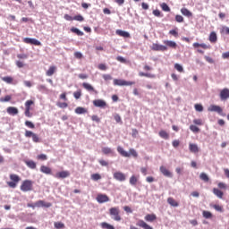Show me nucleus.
Listing matches in <instances>:
<instances>
[{"instance_id": "0eeeda50", "label": "nucleus", "mask_w": 229, "mask_h": 229, "mask_svg": "<svg viewBox=\"0 0 229 229\" xmlns=\"http://www.w3.org/2000/svg\"><path fill=\"white\" fill-rule=\"evenodd\" d=\"M219 98L221 101H226V99H229V89L227 88L223 89L219 93Z\"/></svg>"}, {"instance_id": "f3484780", "label": "nucleus", "mask_w": 229, "mask_h": 229, "mask_svg": "<svg viewBox=\"0 0 229 229\" xmlns=\"http://www.w3.org/2000/svg\"><path fill=\"white\" fill-rule=\"evenodd\" d=\"M40 173H43V174H53V170L49 166L42 165L40 166Z\"/></svg>"}, {"instance_id": "6e6d98bb", "label": "nucleus", "mask_w": 229, "mask_h": 229, "mask_svg": "<svg viewBox=\"0 0 229 229\" xmlns=\"http://www.w3.org/2000/svg\"><path fill=\"white\" fill-rule=\"evenodd\" d=\"M73 97L75 98V99H80L81 98V90L75 91L73 93Z\"/></svg>"}, {"instance_id": "393cba45", "label": "nucleus", "mask_w": 229, "mask_h": 229, "mask_svg": "<svg viewBox=\"0 0 229 229\" xmlns=\"http://www.w3.org/2000/svg\"><path fill=\"white\" fill-rule=\"evenodd\" d=\"M145 221H148V223H153V221H157V215H155V214H148L145 216Z\"/></svg>"}, {"instance_id": "3c124183", "label": "nucleus", "mask_w": 229, "mask_h": 229, "mask_svg": "<svg viewBox=\"0 0 229 229\" xmlns=\"http://www.w3.org/2000/svg\"><path fill=\"white\" fill-rule=\"evenodd\" d=\"M37 159L38 160H47V155L46 154H40L37 156Z\"/></svg>"}, {"instance_id": "5701e85b", "label": "nucleus", "mask_w": 229, "mask_h": 229, "mask_svg": "<svg viewBox=\"0 0 229 229\" xmlns=\"http://www.w3.org/2000/svg\"><path fill=\"white\" fill-rule=\"evenodd\" d=\"M193 47L195 49H198L199 47H201L202 49H210V46L205 44V43H202V44H199V43H193Z\"/></svg>"}, {"instance_id": "2eb2a0df", "label": "nucleus", "mask_w": 229, "mask_h": 229, "mask_svg": "<svg viewBox=\"0 0 229 229\" xmlns=\"http://www.w3.org/2000/svg\"><path fill=\"white\" fill-rule=\"evenodd\" d=\"M159 171L162 173V174H164V176H166L167 178H173V174L167 168H165V166H160Z\"/></svg>"}, {"instance_id": "412c9836", "label": "nucleus", "mask_w": 229, "mask_h": 229, "mask_svg": "<svg viewBox=\"0 0 229 229\" xmlns=\"http://www.w3.org/2000/svg\"><path fill=\"white\" fill-rule=\"evenodd\" d=\"M213 194H215L216 198H219V199H223V196H225V193L217 188L213 189Z\"/></svg>"}, {"instance_id": "774afa93", "label": "nucleus", "mask_w": 229, "mask_h": 229, "mask_svg": "<svg viewBox=\"0 0 229 229\" xmlns=\"http://www.w3.org/2000/svg\"><path fill=\"white\" fill-rule=\"evenodd\" d=\"M222 58H224V60H226L227 58H229V51L223 53Z\"/></svg>"}, {"instance_id": "338daca9", "label": "nucleus", "mask_w": 229, "mask_h": 229, "mask_svg": "<svg viewBox=\"0 0 229 229\" xmlns=\"http://www.w3.org/2000/svg\"><path fill=\"white\" fill-rule=\"evenodd\" d=\"M204 58H205L206 62H208V64H214V60L212 57L205 55Z\"/></svg>"}, {"instance_id": "49530a36", "label": "nucleus", "mask_w": 229, "mask_h": 229, "mask_svg": "<svg viewBox=\"0 0 229 229\" xmlns=\"http://www.w3.org/2000/svg\"><path fill=\"white\" fill-rule=\"evenodd\" d=\"M73 21H78L79 22H83L85 21V18L81 16V14L76 15L73 17Z\"/></svg>"}, {"instance_id": "7ed1b4c3", "label": "nucleus", "mask_w": 229, "mask_h": 229, "mask_svg": "<svg viewBox=\"0 0 229 229\" xmlns=\"http://www.w3.org/2000/svg\"><path fill=\"white\" fill-rule=\"evenodd\" d=\"M109 216H111L114 221H121L122 217L119 207H114L109 208Z\"/></svg>"}, {"instance_id": "ea45409f", "label": "nucleus", "mask_w": 229, "mask_h": 229, "mask_svg": "<svg viewBox=\"0 0 229 229\" xmlns=\"http://www.w3.org/2000/svg\"><path fill=\"white\" fill-rule=\"evenodd\" d=\"M160 7L162 8L163 12H171V8L165 3L161 4Z\"/></svg>"}, {"instance_id": "cd10ccee", "label": "nucleus", "mask_w": 229, "mask_h": 229, "mask_svg": "<svg viewBox=\"0 0 229 229\" xmlns=\"http://www.w3.org/2000/svg\"><path fill=\"white\" fill-rule=\"evenodd\" d=\"M181 13H182L184 17H192V13L185 7L181 9Z\"/></svg>"}, {"instance_id": "a878e982", "label": "nucleus", "mask_w": 229, "mask_h": 229, "mask_svg": "<svg viewBox=\"0 0 229 229\" xmlns=\"http://www.w3.org/2000/svg\"><path fill=\"white\" fill-rule=\"evenodd\" d=\"M25 164L30 169H37V163L33 160H26Z\"/></svg>"}, {"instance_id": "ddd939ff", "label": "nucleus", "mask_w": 229, "mask_h": 229, "mask_svg": "<svg viewBox=\"0 0 229 229\" xmlns=\"http://www.w3.org/2000/svg\"><path fill=\"white\" fill-rule=\"evenodd\" d=\"M52 205L53 204H51V202H46L44 200H38L35 203V207H44L45 208H49L50 207H52Z\"/></svg>"}, {"instance_id": "473e14b6", "label": "nucleus", "mask_w": 229, "mask_h": 229, "mask_svg": "<svg viewBox=\"0 0 229 229\" xmlns=\"http://www.w3.org/2000/svg\"><path fill=\"white\" fill-rule=\"evenodd\" d=\"M100 225H101V228H103V229H115V227H114V225H112L106 222H102L100 224Z\"/></svg>"}, {"instance_id": "39448f33", "label": "nucleus", "mask_w": 229, "mask_h": 229, "mask_svg": "<svg viewBox=\"0 0 229 229\" xmlns=\"http://www.w3.org/2000/svg\"><path fill=\"white\" fill-rule=\"evenodd\" d=\"M33 105H35V101L33 100H27L25 102V116L26 117H32L33 114H31V106H33Z\"/></svg>"}, {"instance_id": "bf43d9fd", "label": "nucleus", "mask_w": 229, "mask_h": 229, "mask_svg": "<svg viewBox=\"0 0 229 229\" xmlns=\"http://www.w3.org/2000/svg\"><path fill=\"white\" fill-rule=\"evenodd\" d=\"M32 140H33V142L38 143V142H40V138H38V135H37L36 133H34V134L32 135Z\"/></svg>"}, {"instance_id": "680f3d73", "label": "nucleus", "mask_w": 229, "mask_h": 229, "mask_svg": "<svg viewBox=\"0 0 229 229\" xmlns=\"http://www.w3.org/2000/svg\"><path fill=\"white\" fill-rule=\"evenodd\" d=\"M175 21L176 22H183V16L180 14L175 15Z\"/></svg>"}, {"instance_id": "f8f14e48", "label": "nucleus", "mask_w": 229, "mask_h": 229, "mask_svg": "<svg viewBox=\"0 0 229 229\" xmlns=\"http://www.w3.org/2000/svg\"><path fill=\"white\" fill-rule=\"evenodd\" d=\"M93 105L98 108H105V106H106V102L103 99H95Z\"/></svg>"}, {"instance_id": "e433bc0d", "label": "nucleus", "mask_w": 229, "mask_h": 229, "mask_svg": "<svg viewBox=\"0 0 229 229\" xmlns=\"http://www.w3.org/2000/svg\"><path fill=\"white\" fill-rule=\"evenodd\" d=\"M75 114H87V109L84 107L79 106L75 109Z\"/></svg>"}, {"instance_id": "6ab92c4d", "label": "nucleus", "mask_w": 229, "mask_h": 229, "mask_svg": "<svg viewBox=\"0 0 229 229\" xmlns=\"http://www.w3.org/2000/svg\"><path fill=\"white\" fill-rule=\"evenodd\" d=\"M116 35H118L119 37H123V38H130V33L128 31H124L122 30H116Z\"/></svg>"}, {"instance_id": "6e6552de", "label": "nucleus", "mask_w": 229, "mask_h": 229, "mask_svg": "<svg viewBox=\"0 0 229 229\" xmlns=\"http://www.w3.org/2000/svg\"><path fill=\"white\" fill-rule=\"evenodd\" d=\"M97 201L98 203H107V201H110V198L106 194L99 193L97 196Z\"/></svg>"}, {"instance_id": "c85d7f7f", "label": "nucleus", "mask_w": 229, "mask_h": 229, "mask_svg": "<svg viewBox=\"0 0 229 229\" xmlns=\"http://www.w3.org/2000/svg\"><path fill=\"white\" fill-rule=\"evenodd\" d=\"M56 72V66H50L48 70L46 72L47 76H53Z\"/></svg>"}, {"instance_id": "f03ea898", "label": "nucleus", "mask_w": 229, "mask_h": 229, "mask_svg": "<svg viewBox=\"0 0 229 229\" xmlns=\"http://www.w3.org/2000/svg\"><path fill=\"white\" fill-rule=\"evenodd\" d=\"M9 178L11 181L7 182L8 187L11 189H15L19 184V182H21V176H19L17 174H10Z\"/></svg>"}, {"instance_id": "423d86ee", "label": "nucleus", "mask_w": 229, "mask_h": 229, "mask_svg": "<svg viewBox=\"0 0 229 229\" xmlns=\"http://www.w3.org/2000/svg\"><path fill=\"white\" fill-rule=\"evenodd\" d=\"M113 83L114 85L118 87H128V86L135 85V81H126L121 79H114Z\"/></svg>"}, {"instance_id": "72a5a7b5", "label": "nucleus", "mask_w": 229, "mask_h": 229, "mask_svg": "<svg viewBox=\"0 0 229 229\" xmlns=\"http://www.w3.org/2000/svg\"><path fill=\"white\" fill-rule=\"evenodd\" d=\"M139 76L144 77V78H156L155 74L153 73H146L144 72H140Z\"/></svg>"}, {"instance_id": "79ce46f5", "label": "nucleus", "mask_w": 229, "mask_h": 229, "mask_svg": "<svg viewBox=\"0 0 229 229\" xmlns=\"http://www.w3.org/2000/svg\"><path fill=\"white\" fill-rule=\"evenodd\" d=\"M54 226H55V228H56V229L65 228V225H64V223H62V222H55V223L54 224Z\"/></svg>"}, {"instance_id": "9b49d317", "label": "nucleus", "mask_w": 229, "mask_h": 229, "mask_svg": "<svg viewBox=\"0 0 229 229\" xmlns=\"http://www.w3.org/2000/svg\"><path fill=\"white\" fill-rule=\"evenodd\" d=\"M208 112H216V114H219L220 115L223 114V108H221V106H216V105H211L208 108Z\"/></svg>"}, {"instance_id": "a211bd4d", "label": "nucleus", "mask_w": 229, "mask_h": 229, "mask_svg": "<svg viewBox=\"0 0 229 229\" xmlns=\"http://www.w3.org/2000/svg\"><path fill=\"white\" fill-rule=\"evenodd\" d=\"M6 112L9 115H17V114H19V109L14 106H9L7 107Z\"/></svg>"}, {"instance_id": "a18cd8bd", "label": "nucleus", "mask_w": 229, "mask_h": 229, "mask_svg": "<svg viewBox=\"0 0 229 229\" xmlns=\"http://www.w3.org/2000/svg\"><path fill=\"white\" fill-rule=\"evenodd\" d=\"M25 126L30 128L31 130H35V123L30 121L25 122Z\"/></svg>"}, {"instance_id": "5fc2aeb1", "label": "nucleus", "mask_w": 229, "mask_h": 229, "mask_svg": "<svg viewBox=\"0 0 229 229\" xmlns=\"http://www.w3.org/2000/svg\"><path fill=\"white\" fill-rule=\"evenodd\" d=\"M32 46H42V43L38 39L32 38L31 43Z\"/></svg>"}, {"instance_id": "0e129e2a", "label": "nucleus", "mask_w": 229, "mask_h": 229, "mask_svg": "<svg viewBox=\"0 0 229 229\" xmlns=\"http://www.w3.org/2000/svg\"><path fill=\"white\" fill-rule=\"evenodd\" d=\"M74 56H75V58L81 60V58H83V54H81V52H75Z\"/></svg>"}, {"instance_id": "603ef678", "label": "nucleus", "mask_w": 229, "mask_h": 229, "mask_svg": "<svg viewBox=\"0 0 229 229\" xmlns=\"http://www.w3.org/2000/svg\"><path fill=\"white\" fill-rule=\"evenodd\" d=\"M57 106H59V108H67L69 105L66 102H59L57 103Z\"/></svg>"}, {"instance_id": "052dcab7", "label": "nucleus", "mask_w": 229, "mask_h": 229, "mask_svg": "<svg viewBox=\"0 0 229 229\" xmlns=\"http://www.w3.org/2000/svg\"><path fill=\"white\" fill-rule=\"evenodd\" d=\"M103 80H105V81H110V80H112V75L110 74H104L102 75Z\"/></svg>"}, {"instance_id": "4be33fe9", "label": "nucleus", "mask_w": 229, "mask_h": 229, "mask_svg": "<svg viewBox=\"0 0 229 229\" xmlns=\"http://www.w3.org/2000/svg\"><path fill=\"white\" fill-rule=\"evenodd\" d=\"M164 44L166 45L167 47H171L172 49H176V47H178V45L174 41L165 40Z\"/></svg>"}, {"instance_id": "20e7f679", "label": "nucleus", "mask_w": 229, "mask_h": 229, "mask_svg": "<svg viewBox=\"0 0 229 229\" xmlns=\"http://www.w3.org/2000/svg\"><path fill=\"white\" fill-rule=\"evenodd\" d=\"M20 189L21 191H22V192H30V191H33V181L31 180L23 181Z\"/></svg>"}, {"instance_id": "864d4df0", "label": "nucleus", "mask_w": 229, "mask_h": 229, "mask_svg": "<svg viewBox=\"0 0 229 229\" xmlns=\"http://www.w3.org/2000/svg\"><path fill=\"white\" fill-rule=\"evenodd\" d=\"M35 132L31 131H25V137H27V139H30V137L32 138Z\"/></svg>"}, {"instance_id": "e2e57ef3", "label": "nucleus", "mask_w": 229, "mask_h": 229, "mask_svg": "<svg viewBox=\"0 0 229 229\" xmlns=\"http://www.w3.org/2000/svg\"><path fill=\"white\" fill-rule=\"evenodd\" d=\"M194 124H197L198 126H201L203 124V121L201 119H195L193 120Z\"/></svg>"}, {"instance_id": "f257e3e1", "label": "nucleus", "mask_w": 229, "mask_h": 229, "mask_svg": "<svg viewBox=\"0 0 229 229\" xmlns=\"http://www.w3.org/2000/svg\"><path fill=\"white\" fill-rule=\"evenodd\" d=\"M117 151L121 155V157H124L125 158H130V157L137 158V157H139V154L137 153V150H135V148H130L129 152H127L124 148H123V147L118 146Z\"/></svg>"}, {"instance_id": "7c9ffc66", "label": "nucleus", "mask_w": 229, "mask_h": 229, "mask_svg": "<svg viewBox=\"0 0 229 229\" xmlns=\"http://www.w3.org/2000/svg\"><path fill=\"white\" fill-rule=\"evenodd\" d=\"M71 31H72V33H75V35H78V37H83V35H84L83 31L80 30L76 27H72L71 29Z\"/></svg>"}, {"instance_id": "dca6fc26", "label": "nucleus", "mask_w": 229, "mask_h": 229, "mask_svg": "<svg viewBox=\"0 0 229 229\" xmlns=\"http://www.w3.org/2000/svg\"><path fill=\"white\" fill-rule=\"evenodd\" d=\"M71 176V173L69 171H61L55 174V178H69Z\"/></svg>"}, {"instance_id": "de8ad7c7", "label": "nucleus", "mask_w": 229, "mask_h": 229, "mask_svg": "<svg viewBox=\"0 0 229 229\" xmlns=\"http://www.w3.org/2000/svg\"><path fill=\"white\" fill-rule=\"evenodd\" d=\"M190 130L193 131V133H199V128L196 125H191Z\"/></svg>"}, {"instance_id": "c03bdc74", "label": "nucleus", "mask_w": 229, "mask_h": 229, "mask_svg": "<svg viewBox=\"0 0 229 229\" xmlns=\"http://www.w3.org/2000/svg\"><path fill=\"white\" fill-rule=\"evenodd\" d=\"M214 209L216 210V212H224L223 206L215 204L212 206Z\"/></svg>"}, {"instance_id": "aec40b11", "label": "nucleus", "mask_w": 229, "mask_h": 229, "mask_svg": "<svg viewBox=\"0 0 229 229\" xmlns=\"http://www.w3.org/2000/svg\"><path fill=\"white\" fill-rule=\"evenodd\" d=\"M189 149H190L191 153H199V148L198 147V145H196L194 143L189 144Z\"/></svg>"}, {"instance_id": "58836bf2", "label": "nucleus", "mask_w": 229, "mask_h": 229, "mask_svg": "<svg viewBox=\"0 0 229 229\" xmlns=\"http://www.w3.org/2000/svg\"><path fill=\"white\" fill-rule=\"evenodd\" d=\"M202 216L205 219H212V214L210 213V211H203L202 212Z\"/></svg>"}, {"instance_id": "2f4dec72", "label": "nucleus", "mask_w": 229, "mask_h": 229, "mask_svg": "<svg viewBox=\"0 0 229 229\" xmlns=\"http://www.w3.org/2000/svg\"><path fill=\"white\" fill-rule=\"evenodd\" d=\"M102 153L104 155H112L114 153V150L108 147L102 148Z\"/></svg>"}, {"instance_id": "09e8293b", "label": "nucleus", "mask_w": 229, "mask_h": 229, "mask_svg": "<svg viewBox=\"0 0 229 229\" xmlns=\"http://www.w3.org/2000/svg\"><path fill=\"white\" fill-rule=\"evenodd\" d=\"M174 69H176L178 72H183V66H182L180 64H175Z\"/></svg>"}, {"instance_id": "c756f323", "label": "nucleus", "mask_w": 229, "mask_h": 229, "mask_svg": "<svg viewBox=\"0 0 229 229\" xmlns=\"http://www.w3.org/2000/svg\"><path fill=\"white\" fill-rule=\"evenodd\" d=\"M139 182V176H137V175H131V176L130 177L129 182H130L131 185H133V186L137 185V182Z\"/></svg>"}, {"instance_id": "c9c22d12", "label": "nucleus", "mask_w": 229, "mask_h": 229, "mask_svg": "<svg viewBox=\"0 0 229 229\" xmlns=\"http://www.w3.org/2000/svg\"><path fill=\"white\" fill-rule=\"evenodd\" d=\"M2 81H4L5 83H8L9 85L13 83V78L10 76L3 77Z\"/></svg>"}, {"instance_id": "4d7b16f0", "label": "nucleus", "mask_w": 229, "mask_h": 229, "mask_svg": "<svg viewBox=\"0 0 229 229\" xmlns=\"http://www.w3.org/2000/svg\"><path fill=\"white\" fill-rule=\"evenodd\" d=\"M217 186H218V189H224L225 191H226L228 187L225 182H218Z\"/></svg>"}, {"instance_id": "b1692460", "label": "nucleus", "mask_w": 229, "mask_h": 229, "mask_svg": "<svg viewBox=\"0 0 229 229\" xmlns=\"http://www.w3.org/2000/svg\"><path fill=\"white\" fill-rule=\"evenodd\" d=\"M209 42H211L212 44H216V42H217V34L215 31H212L209 34V38H208Z\"/></svg>"}, {"instance_id": "a19ab883", "label": "nucleus", "mask_w": 229, "mask_h": 229, "mask_svg": "<svg viewBox=\"0 0 229 229\" xmlns=\"http://www.w3.org/2000/svg\"><path fill=\"white\" fill-rule=\"evenodd\" d=\"M1 103H8V101H12V96L6 95L4 98H0Z\"/></svg>"}, {"instance_id": "69168bd1", "label": "nucleus", "mask_w": 229, "mask_h": 229, "mask_svg": "<svg viewBox=\"0 0 229 229\" xmlns=\"http://www.w3.org/2000/svg\"><path fill=\"white\" fill-rule=\"evenodd\" d=\"M16 65L19 69H22L24 67V62L22 61H16Z\"/></svg>"}, {"instance_id": "37998d69", "label": "nucleus", "mask_w": 229, "mask_h": 229, "mask_svg": "<svg viewBox=\"0 0 229 229\" xmlns=\"http://www.w3.org/2000/svg\"><path fill=\"white\" fill-rule=\"evenodd\" d=\"M91 180H93V182H98V180H101V174H91Z\"/></svg>"}, {"instance_id": "8fccbe9b", "label": "nucleus", "mask_w": 229, "mask_h": 229, "mask_svg": "<svg viewBox=\"0 0 229 229\" xmlns=\"http://www.w3.org/2000/svg\"><path fill=\"white\" fill-rule=\"evenodd\" d=\"M196 112H203V106L200 104H195L194 106Z\"/></svg>"}, {"instance_id": "f704fd0d", "label": "nucleus", "mask_w": 229, "mask_h": 229, "mask_svg": "<svg viewBox=\"0 0 229 229\" xmlns=\"http://www.w3.org/2000/svg\"><path fill=\"white\" fill-rule=\"evenodd\" d=\"M159 137H161V139H165V140H167L169 139V133H167V131H160Z\"/></svg>"}, {"instance_id": "13d9d810", "label": "nucleus", "mask_w": 229, "mask_h": 229, "mask_svg": "<svg viewBox=\"0 0 229 229\" xmlns=\"http://www.w3.org/2000/svg\"><path fill=\"white\" fill-rule=\"evenodd\" d=\"M169 35H173V37H178V29H174L169 31Z\"/></svg>"}, {"instance_id": "9d476101", "label": "nucleus", "mask_w": 229, "mask_h": 229, "mask_svg": "<svg viewBox=\"0 0 229 229\" xmlns=\"http://www.w3.org/2000/svg\"><path fill=\"white\" fill-rule=\"evenodd\" d=\"M114 180H117L118 182H125L126 181V174H124L122 172H116L113 174Z\"/></svg>"}, {"instance_id": "4468645a", "label": "nucleus", "mask_w": 229, "mask_h": 229, "mask_svg": "<svg viewBox=\"0 0 229 229\" xmlns=\"http://www.w3.org/2000/svg\"><path fill=\"white\" fill-rule=\"evenodd\" d=\"M82 87L83 89H85V90H88V92H94L95 94H98V90L94 89V86L91 84H89L88 82L82 83Z\"/></svg>"}, {"instance_id": "4c0bfd02", "label": "nucleus", "mask_w": 229, "mask_h": 229, "mask_svg": "<svg viewBox=\"0 0 229 229\" xmlns=\"http://www.w3.org/2000/svg\"><path fill=\"white\" fill-rule=\"evenodd\" d=\"M199 178L200 180H202V182H208L210 180V178H208V175L205 173H201L199 175Z\"/></svg>"}, {"instance_id": "bb28decb", "label": "nucleus", "mask_w": 229, "mask_h": 229, "mask_svg": "<svg viewBox=\"0 0 229 229\" xmlns=\"http://www.w3.org/2000/svg\"><path fill=\"white\" fill-rule=\"evenodd\" d=\"M167 203L168 205H170L171 207H179V203L178 201H176L173 197H169L167 199Z\"/></svg>"}, {"instance_id": "1a4fd4ad", "label": "nucleus", "mask_w": 229, "mask_h": 229, "mask_svg": "<svg viewBox=\"0 0 229 229\" xmlns=\"http://www.w3.org/2000/svg\"><path fill=\"white\" fill-rule=\"evenodd\" d=\"M150 49L152 51H167V47L163 46V45H158L157 43L152 44L150 47Z\"/></svg>"}]
</instances>
